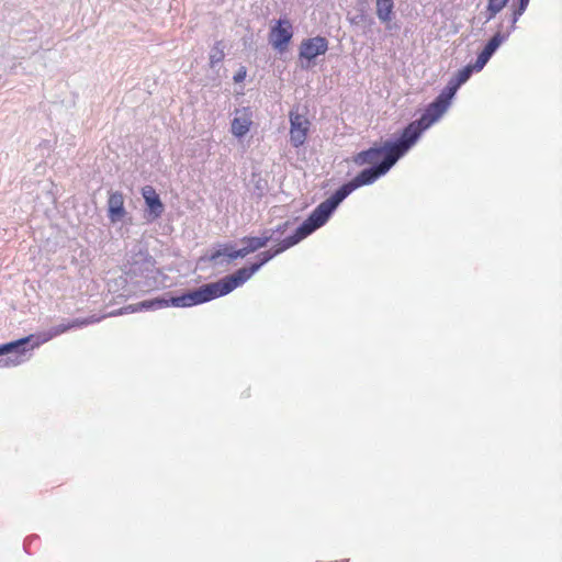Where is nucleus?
Wrapping results in <instances>:
<instances>
[{"label":"nucleus","mask_w":562,"mask_h":562,"mask_svg":"<svg viewBox=\"0 0 562 562\" xmlns=\"http://www.w3.org/2000/svg\"><path fill=\"white\" fill-rule=\"evenodd\" d=\"M412 148L403 134L396 139H386L374 144L353 156L352 161L357 166L369 167L362 169L353 179L339 187L329 198L319 203L317 207L328 218L334 214L339 204L356 189L374 183L386 175L391 168Z\"/></svg>","instance_id":"1"},{"label":"nucleus","mask_w":562,"mask_h":562,"mask_svg":"<svg viewBox=\"0 0 562 562\" xmlns=\"http://www.w3.org/2000/svg\"><path fill=\"white\" fill-rule=\"evenodd\" d=\"M97 322H99V318L95 316L76 318L49 328L43 337L30 335L14 341L0 345V357H3L0 359V367L9 368L20 366L27 360L26 353L34 348L40 347L42 344L66 333L69 329L83 327Z\"/></svg>","instance_id":"2"},{"label":"nucleus","mask_w":562,"mask_h":562,"mask_svg":"<svg viewBox=\"0 0 562 562\" xmlns=\"http://www.w3.org/2000/svg\"><path fill=\"white\" fill-rule=\"evenodd\" d=\"M217 299L211 283L203 284L195 290L188 291L178 296H169L168 299L155 297L144 300L142 302L130 304L120 308L119 314L136 313L142 311L161 310L168 306L191 307L203 304Z\"/></svg>","instance_id":"3"},{"label":"nucleus","mask_w":562,"mask_h":562,"mask_svg":"<svg viewBox=\"0 0 562 562\" xmlns=\"http://www.w3.org/2000/svg\"><path fill=\"white\" fill-rule=\"evenodd\" d=\"M328 220L329 218L316 206L307 216V218L295 229L294 234L280 240L273 250L260 252L258 255L259 261L251 263L252 268L256 270V272L259 271L260 268L270 261L273 257L299 244L301 240L324 226Z\"/></svg>","instance_id":"4"},{"label":"nucleus","mask_w":562,"mask_h":562,"mask_svg":"<svg viewBox=\"0 0 562 562\" xmlns=\"http://www.w3.org/2000/svg\"><path fill=\"white\" fill-rule=\"evenodd\" d=\"M453 97L443 89L428 104L418 120L411 122L402 132L408 144L413 147L422 134L435 124L449 109Z\"/></svg>","instance_id":"5"},{"label":"nucleus","mask_w":562,"mask_h":562,"mask_svg":"<svg viewBox=\"0 0 562 562\" xmlns=\"http://www.w3.org/2000/svg\"><path fill=\"white\" fill-rule=\"evenodd\" d=\"M255 273L256 270L250 265L248 267L239 268L234 273L225 276L215 282H211L216 297L231 293L236 288L246 283Z\"/></svg>","instance_id":"6"},{"label":"nucleus","mask_w":562,"mask_h":562,"mask_svg":"<svg viewBox=\"0 0 562 562\" xmlns=\"http://www.w3.org/2000/svg\"><path fill=\"white\" fill-rule=\"evenodd\" d=\"M290 119V143L293 147L299 148L304 145L310 131L311 122L297 110H291Z\"/></svg>","instance_id":"7"},{"label":"nucleus","mask_w":562,"mask_h":562,"mask_svg":"<svg viewBox=\"0 0 562 562\" xmlns=\"http://www.w3.org/2000/svg\"><path fill=\"white\" fill-rule=\"evenodd\" d=\"M249 254L251 252L248 249L247 244H245V247L237 250H235L232 245L224 244L220 246L218 249L211 252L207 256V260L215 266H223L231 263L233 260L237 258H244Z\"/></svg>","instance_id":"8"},{"label":"nucleus","mask_w":562,"mask_h":562,"mask_svg":"<svg viewBox=\"0 0 562 562\" xmlns=\"http://www.w3.org/2000/svg\"><path fill=\"white\" fill-rule=\"evenodd\" d=\"M293 36L292 24L288 19L278 20L271 27L270 44L278 50L283 52Z\"/></svg>","instance_id":"9"},{"label":"nucleus","mask_w":562,"mask_h":562,"mask_svg":"<svg viewBox=\"0 0 562 562\" xmlns=\"http://www.w3.org/2000/svg\"><path fill=\"white\" fill-rule=\"evenodd\" d=\"M502 29V25L499 26ZM510 31L503 32L498 30L485 44L482 52L477 55L476 58V71H481L485 65L488 63L491 57L495 54L498 47L509 37Z\"/></svg>","instance_id":"10"},{"label":"nucleus","mask_w":562,"mask_h":562,"mask_svg":"<svg viewBox=\"0 0 562 562\" xmlns=\"http://www.w3.org/2000/svg\"><path fill=\"white\" fill-rule=\"evenodd\" d=\"M155 259L146 251L134 254L128 261V273L149 278L155 272Z\"/></svg>","instance_id":"11"},{"label":"nucleus","mask_w":562,"mask_h":562,"mask_svg":"<svg viewBox=\"0 0 562 562\" xmlns=\"http://www.w3.org/2000/svg\"><path fill=\"white\" fill-rule=\"evenodd\" d=\"M328 49V42L323 36H315L304 40L300 45V58L312 61Z\"/></svg>","instance_id":"12"},{"label":"nucleus","mask_w":562,"mask_h":562,"mask_svg":"<svg viewBox=\"0 0 562 562\" xmlns=\"http://www.w3.org/2000/svg\"><path fill=\"white\" fill-rule=\"evenodd\" d=\"M142 195L147 206V215L150 221L158 218L164 212V204L159 194L151 186L142 189Z\"/></svg>","instance_id":"13"},{"label":"nucleus","mask_w":562,"mask_h":562,"mask_svg":"<svg viewBox=\"0 0 562 562\" xmlns=\"http://www.w3.org/2000/svg\"><path fill=\"white\" fill-rule=\"evenodd\" d=\"M473 71H476V61L473 65H467L462 69H460L456 76H453L447 83V86L443 88L445 91H447L451 97L454 98L457 91L459 88L465 83L470 77L472 76Z\"/></svg>","instance_id":"14"},{"label":"nucleus","mask_w":562,"mask_h":562,"mask_svg":"<svg viewBox=\"0 0 562 562\" xmlns=\"http://www.w3.org/2000/svg\"><path fill=\"white\" fill-rule=\"evenodd\" d=\"M109 218L115 223L125 215L124 196L121 192H112L108 200Z\"/></svg>","instance_id":"15"},{"label":"nucleus","mask_w":562,"mask_h":562,"mask_svg":"<svg viewBox=\"0 0 562 562\" xmlns=\"http://www.w3.org/2000/svg\"><path fill=\"white\" fill-rule=\"evenodd\" d=\"M375 14L382 24L387 25L394 18V1L375 0Z\"/></svg>","instance_id":"16"},{"label":"nucleus","mask_w":562,"mask_h":562,"mask_svg":"<svg viewBox=\"0 0 562 562\" xmlns=\"http://www.w3.org/2000/svg\"><path fill=\"white\" fill-rule=\"evenodd\" d=\"M271 238H273L272 234L266 236V234L262 232L261 236L259 237H244L241 241L247 244L250 252H255L256 250L266 247L267 244L271 241Z\"/></svg>","instance_id":"17"},{"label":"nucleus","mask_w":562,"mask_h":562,"mask_svg":"<svg viewBox=\"0 0 562 562\" xmlns=\"http://www.w3.org/2000/svg\"><path fill=\"white\" fill-rule=\"evenodd\" d=\"M250 127V121L247 117H235L232 122V133L236 137L245 136Z\"/></svg>","instance_id":"18"},{"label":"nucleus","mask_w":562,"mask_h":562,"mask_svg":"<svg viewBox=\"0 0 562 562\" xmlns=\"http://www.w3.org/2000/svg\"><path fill=\"white\" fill-rule=\"evenodd\" d=\"M509 0H488L487 4V21L492 20L499 13L508 3Z\"/></svg>","instance_id":"19"},{"label":"nucleus","mask_w":562,"mask_h":562,"mask_svg":"<svg viewBox=\"0 0 562 562\" xmlns=\"http://www.w3.org/2000/svg\"><path fill=\"white\" fill-rule=\"evenodd\" d=\"M290 226V222L285 221L280 224H278L274 228H267L263 231L266 236H269V234H272L273 238H271L272 241H279L281 236L286 232V229Z\"/></svg>","instance_id":"20"},{"label":"nucleus","mask_w":562,"mask_h":562,"mask_svg":"<svg viewBox=\"0 0 562 562\" xmlns=\"http://www.w3.org/2000/svg\"><path fill=\"white\" fill-rule=\"evenodd\" d=\"M527 8L521 7L518 4V7L514 10L510 21V26L506 31H510V33L516 29V23L520 15L524 14Z\"/></svg>","instance_id":"21"},{"label":"nucleus","mask_w":562,"mask_h":562,"mask_svg":"<svg viewBox=\"0 0 562 562\" xmlns=\"http://www.w3.org/2000/svg\"><path fill=\"white\" fill-rule=\"evenodd\" d=\"M224 58V53L222 49L214 47L210 55V65L211 67H215L218 63H221Z\"/></svg>","instance_id":"22"},{"label":"nucleus","mask_w":562,"mask_h":562,"mask_svg":"<svg viewBox=\"0 0 562 562\" xmlns=\"http://www.w3.org/2000/svg\"><path fill=\"white\" fill-rule=\"evenodd\" d=\"M246 77V71L244 69H240L235 76H234V81L235 82H240L245 79Z\"/></svg>","instance_id":"23"},{"label":"nucleus","mask_w":562,"mask_h":562,"mask_svg":"<svg viewBox=\"0 0 562 562\" xmlns=\"http://www.w3.org/2000/svg\"><path fill=\"white\" fill-rule=\"evenodd\" d=\"M530 0H519V5L527 8Z\"/></svg>","instance_id":"24"}]
</instances>
